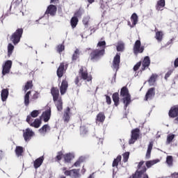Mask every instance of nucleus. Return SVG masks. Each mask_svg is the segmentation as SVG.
Returning <instances> with one entry per match:
<instances>
[{"mask_svg": "<svg viewBox=\"0 0 178 178\" xmlns=\"http://www.w3.org/2000/svg\"><path fill=\"white\" fill-rule=\"evenodd\" d=\"M97 48L100 49H96L92 50L89 55V59L92 62H97L99 60L105 55V48H106V42L105 40L104 41H99L97 43Z\"/></svg>", "mask_w": 178, "mask_h": 178, "instance_id": "obj_1", "label": "nucleus"}, {"mask_svg": "<svg viewBox=\"0 0 178 178\" xmlns=\"http://www.w3.org/2000/svg\"><path fill=\"white\" fill-rule=\"evenodd\" d=\"M80 80H84V81H92V76L88 74V70L83 66H81L79 70V76H76L74 79V83L77 87H80L81 83H80Z\"/></svg>", "mask_w": 178, "mask_h": 178, "instance_id": "obj_2", "label": "nucleus"}, {"mask_svg": "<svg viewBox=\"0 0 178 178\" xmlns=\"http://www.w3.org/2000/svg\"><path fill=\"white\" fill-rule=\"evenodd\" d=\"M23 33V28H18L14 33H12L10 37V40L11 41V42H13V45H17V44L20 42V40H22Z\"/></svg>", "mask_w": 178, "mask_h": 178, "instance_id": "obj_3", "label": "nucleus"}, {"mask_svg": "<svg viewBox=\"0 0 178 178\" xmlns=\"http://www.w3.org/2000/svg\"><path fill=\"white\" fill-rule=\"evenodd\" d=\"M145 163L144 161H141L138 163L137 166L138 169L135 173L133 174V178H141V176L147 172V168L144 165Z\"/></svg>", "mask_w": 178, "mask_h": 178, "instance_id": "obj_4", "label": "nucleus"}, {"mask_svg": "<svg viewBox=\"0 0 178 178\" xmlns=\"http://www.w3.org/2000/svg\"><path fill=\"white\" fill-rule=\"evenodd\" d=\"M144 49H145V47L144 46H141V40H137L133 47V52L134 55H138V54H143L144 52Z\"/></svg>", "mask_w": 178, "mask_h": 178, "instance_id": "obj_5", "label": "nucleus"}, {"mask_svg": "<svg viewBox=\"0 0 178 178\" xmlns=\"http://www.w3.org/2000/svg\"><path fill=\"white\" fill-rule=\"evenodd\" d=\"M23 137L24 141L26 143L30 141L33 137L35 136V133L31 130L30 128H26V129H24L23 131Z\"/></svg>", "mask_w": 178, "mask_h": 178, "instance_id": "obj_6", "label": "nucleus"}, {"mask_svg": "<svg viewBox=\"0 0 178 178\" xmlns=\"http://www.w3.org/2000/svg\"><path fill=\"white\" fill-rule=\"evenodd\" d=\"M112 68L118 72L120 69V53H117L113 58Z\"/></svg>", "mask_w": 178, "mask_h": 178, "instance_id": "obj_7", "label": "nucleus"}, {"mask_svg": "<svg viewBox=\"0 0 178 178\" xmlns=\"http://www.w3.org/2000/svg\"><path fill=\"white\" fill-rule=\"evenodd\" d=\"M140 137V129L138 128L134 129L131 131V139L129 140V144H134L138 138Z\"/></svg>", "mask_w": 178, "mask_h": 178, "instance_id": "obj_8", "label": "nucleus"}, {"mask_svg": "<svg viewBox=\"0 0 178 178\" xmlns=\"http://www.w3.org/2000/svg\"><path fill=\"white\" fill-rule=\"evenodd\" d=\"M12 60H8L6 61L4 65H3L2 74L5 76L6 74H9L10 73V69H12Z\"/></svg>", "mask_w": 178, "mask_h": 178, "instance_id": "obj_9", "label": "nucleus"}, {"mask_svg": "<svg viewBox=\"0 0 178 178\" xmlns=\"http://www.w3.org/2000/svg\"><path fill=\"white\" fill-rule=\"evenodd\" d=\"M69 87V82L66 78L63 79L61 82V86H60V92L61 95H65L66 94V91H67V88Z\"/></svg>", "mask_w": 178, "mask_h": 178, "instance_id": "obj_10", "label": "nucleus"}, {"mask_svg": "<svg viewBox=\"0 0 178 178\" xmlns=\"http://www.w3.org/2000/svg\"><path fill=\"white\" fill-rule=\"evenodd\" d=\"M58 10V8H56V6L54 5H49L47 10L44 13V15H50V16H55L56 15V12Z\"/></svg>", "mask_w": 178, "mask_h": 178, "instance_id": "obj_11", "label": "nucleus"}, {"mask_svg": "<svg viewBox=\"0 0 178 178\" xmlns=\"http://www.w3.org/2000/svg\"><path fill=\"white\" fill-rule=\"evenodd\" d=\"M70 116H72V113L70 112V108L67 107L66 109L64 110L63 120L64 123H69L70 121Z\"/></svg>", "mask_w": 178, "mask_h": 178, "instance_id": "obj_12", "label": "nucleus"}, {"mask_svg": "<svg viewBox=\"0 0 178 178\" xmlns=\"http://www.w3.org/2000/svg\"><path fill=\"white\" fill-rule=\"evenodd\" d=\"M66 69H67V67L65 69V63H60V65L58 67L56 71V74L58 79H62V77H63V74H65V72H66Z\"/></svg>", "mask_w": 178, "mask_h": 178, "instance_id": "obj_13", "label": "nucleus"}, {"mask_svg": "<svg viewBox=\"0 0 178 178\" xmlns=\"http://www.w3.org/2000/svg\"><path fill=\"white\" fill-rule=\"evenodd\" d=\"M141 63H142L141 71L144 72V70H145L146 69H148V67H149V65H151V59L149 58V56H145Z\"/></svg>", "mask_w": 178, "mask_h": 178, "instance_id": "obj_14", "label": "nucleus"}, {"mask_svg": "<svg viewBox=\"0 0 178 178\" xmlns=\"http://www.w3.org/2000/svg\"><path fill=\"white\" fill-rule=\"evenodd\" d=\"M169 118H172L174 119L175 118H177L178 116V105L172 106L169 112H168Z\"/></svg>", "mask_w": 178, "mask_h": 178, "instance_id": "obj_15", "label": "nucleus"}, {"mask_svg": "<svg viewBox=\"0 0 178 178\" xmlns=\"http://www.w3.org/2000/svg\"><path fill=\"white\" fill-rule=\"evenodd\" d=\"M51 108H49L47 110L44 111L41 117L43 119V121L44 122V123H47V122H49V119H51Z\"/></svg>", "mask_w": 178, "mask_h": 178, "instance_id": "obj_16", "label": "nucleus"}, {"mask_svg": "<svg viewBox=\"0 0 178 178\" xmlns=\"http://www.w3.org/2000/svg\"><path fill=\"white\" fill-rule=\"evenodd\" d=\"M51 94L53 97V101L56 102L59 99V89L58 88L53 87L51 89Z\"/></svg>", "mask_w": 178, "mask_h": 178, "instance_id": "obj_17", "label": "nucleus"}, {"mask_svg": "<svg viewBox=\"0 0 178 178\" xmlns=\"http://www.w3.org/2000/svg\"><path fill=\"white\" fill-rule=\"evenodd\" d=\"M131 22H132V24L130 22H128V25L130 26V27H134L138 23V15H137V13H134L131 15Z\"/></svg>", "mask_w": 178, "mask_h": 178, "instance_id": "obj_18", "label": "nucleus"}, {"mask_svg": "<svg viewBox=\"0 0 178 178\" xmlns=\"http://www.w3.org/2000/svg\"><path fill=\"white\" fill-rule=\"evenodd\" d=\"M153 97H155V88H150L145 96V99L148 101V99H152Z\"/></svg>", "mask_w": 178, "mask_h": 178, "instance_id": "obj_19", "label": "nucleus"}, {"mask_svg": "<svg viewBox=\"0 0 178 178\" xmlns=\"http://www.w3.org/2000/svg\"><path fill=\"white\" fill-rule=\"evenodd\" d=\"M43 162H44V156H42L36 159L33 161V168L35 169H38V168H40V166H41V165H42Z\"/></svg>", "mask_w": 178, "mask_h": 178, "instance_id": "obj_20", "label": "nucleus"}, {"mask_svg": "<svg viewBox=\"0 0 178 178\" xmlns=\"http://www.w3.org/2000/svg\"><path fill=\"white\" fill-rule=\"evenodd\" d=\"M80 54H81L80 49H76L71 58L72 63L76 62V60H79V59H80Z\"/></svg>", "mask_w": 178, "mask_h": 178, "instance_id": "obj_21", "label": "nucleus"}, {"mask_svg": "<svg viewBox=\"0 0 178 178\" xmlns=\"http://www.w3.org/2000/svg\"><path fill=\"white\" fill-rule=\"evenodd\" d=\"M159 162H161V160L159 159H156L154 160H150L145 162L146 169H149L150 168H152L154 165H156V163H159Z\"/></svg>", "mask_w": 178, "mask_h": 178, "instance_id": "obj_22", "label": "nucleus"}, {"mask_svg": "<svg viewBox=\"0 0 178 178\" xmlns=\"http://www.w3.org/2000/svg\"><path fill=\"white\" fill-rule=\"evenodd\" d=\"M166 5V2L165 0H159L156 4V10H163Z\"/></svg>", "mask_w": 178, "mask_h": 178, "instance_id": "obj_23", "label": "nucleus"}, {"mask_svg": "<svg viewBox=\"0 0 178 178\" xmlns=\"http://www.w3.org/2000/svg\"><path fill=\"white\" fill-rule=\"evenodd\" d=\"M54 102L58 112H62V111H63V102H62V98L60 97V99H58Z\"/></svg>", "mask_w": 178, "mask_h": 178, "instance_id": "obj_24", "label": "nucleus"}, {"mask_svg": "<svg viewBox=\"0 0 178 178\" xmlns=\"http://www.w3.org/2000/svg\"><path fill=\"white\" fill-rule=\"evenodd\" d=\"M112 99L114 102L115 106H119V104H120V97H119V92H114L112 95Z\"/></svg>", "mask_w": 178, "mask_h": 178, "instance_id": "obj_25", "label": "nucleus"}, {"mask_svg": "<svg viewBox=\"0 0 178 178\" xmlns=\"http://www.w3.org/2000/svg\"><path fill=\"white\" fill-rule=\"evenodd\" d=\"M122 102L124 105L125 109H127V106H129V105H130L131 103V95H129L128 96L124 97V98H122Z\"/></svg>", "mask_w": 178, "mask_h": 178, "instance_id": "obj_26", "label": "nucleus"}, {"mask_svg": "<svg viewBox=\"0 0 178 178\" xmlns=\"http://www.w3.org/2000/svg\"><path fill=\"white\" fill-rule=\"evenodd\" d=\"M63 158L65 163H70V162H72V159L74 158V156H73L72 153H67L63 155Z\"/></svg>", "mask_w": 178, "mask_h": 178, "instance_id": "obj_27", "label": "nucleus"}, {"mask_svg": "<svg viewBox=\"0 0 178 178\" xmlns=\"http://www.w3.org/2000/svg\"><path fill=\"white\" fill-rule=\"evenodd\" d=\"M154 147V142H149L145 155L146 159H149L151 158V152L152 151V147Z\"/></svg>", "mask_w": 178, "mask_h": 178, "instance_id": "obj_28", "label": "nucleus"}, {"mask_svg": "<svg viewBox=\"0 0 178 178\" xmlns=\"http://www.w3.org/2000/svg\"><path fill=\"white\" fill-rule=\"evenodd\" d=\"M30 95H31V90L28 91L24 97V103L25 106H29L30 105Z\"/></svg>", "mask_w": 178, "mask_h": 178, "instance_id": "obj_29", "label": "nucleus"}, {"mask_svg": "<svg viewBox=\"0 0 178 178\" xmlns=\"http://www.w3.org/2000/svg\"><path fill=\"white\" fill-rule=\"evenodd\" d=\"M8 95H9V90L3 89L1 90V101H3V102H5V101H6V99H8Z\"/></svg>", "mask_w": 178, "mask_h": 178, "instance_id": "obj_30", "label": "nucleus"}, {"mask_svg": "<svg viewBox=\"0 0 178 178\" xmlns=\"http://www.w3.org/2000/svg\"><path fill=\"white\" fill-rule=\"evenodd\" d=\"M42 123V121L41 120V118L40 119L36 118L33 122L30 124V126L31 127H35V129H38V127L41 126Z\"/></svg>", "mask_w": 178, "mask_h": 178, "instance_id": "obj_31", "label": "nucleus"}, {"mask_svg": "<svg viewBox=\"0 0 178 178\" xmlns=\"http://www.w3.org/2000/svg\"><path fill=\"white\" fill-rule=\"evenodd\" d=\"M33 87H34V85L33 84V81L31 80L28 81L24 86V92H27V91H29V90H31Z\"/></svg>", "mask_w": 178, "mask_h": 178, "instance_id": "obj_32", "label": "nucleus"}, {"mask_svg": "<svg viewBox=\"0 0 178 178\" xmlns=\"http://www.w3.org/2000/svg\"><path fill=\"white\" fill-rule=\"evenodd\" d=\"M96 122L99 123H104V122H105V114L103 112H100L97 114Z\"/></svg>", "mask_w": 178, "mask_h": 178, "instance_id": "obj_33", "label": "nucleus"}, {"mask_svg": "<svg viewBox=\"0 0 178 178\" xmlns=\"http://www.w3.org/2000/svg\"><path fill=\"white\" fill-rule=\"evenodd\" d=\"M116 48L118 52H123L124 51V42L122 40L118 41Z\"/></svg>", "mask_w": 178, "mask_h": 178, "instance_id": "obj_34", "label": "nucleus"}, {"mask_svg": "<svg viewBox=\"0 0 178 178\" xmlns=\"http://www.w3.org/2000/svg\"><path fill=\"white\" fill-rule=\"evenodd\" d=\"M156 79H158V74H152L147 81L150 86H154V83L156 81Z\"/></svg>", "mask_w": 178, "mask_h": 178, "instance_id": "obj_35", "label": "nucleus"}, {"mask_svg": "<svg viewBox=\"0 0 178 178\" xmlns=\"http://www.w3.org/2000/svg\"><path fill=\"white\" fill-rule=\"evenodd\" d=\"M120 95L121 97H128L129 95H130V93L129 92V88H127V86H124L121 88Z\"/></svg>", "mask_w": 178, "mask_h": 178, "instance_id": "obj_36", "label": "nucleus"}, {"mask_svg": "<svg viewBox=\"0 0 178 178\" xmlns=\"http://www.w3.org/2000/svg\"><path fill=\"white\" fill-rule=\"evenodd\" d=\"M24 149L22 146H17L15 148V154L17 156H23Z\"/></svg>", "mask_w": 178, "mask_h": 178, "instance_id": "obj_37", "label": "nucleus"}, {"mask_svg": "<svg viewBox=\"0 0 178 178\" xmlns=\"http://www.w3.org/2000/svg\"><path fill=\"white\" fill-rule=\"evenodd\" d=\"M51 130V127L48 124H44L43 125L40 129H39V133L41 134H44L47 133V131H49Z\"/></svg>", "mask_w": 178, "mask_h": 178, "instance_id": "obj_38", "label": "nucleus"}, {"mask_svg": "<svg viewBox=\"0 0 178 178\" xmlns=\"http://www.w3.org/2000/svg\"><path fill=\"white\" fill-rule=\"evenodd\" d=\"M79 24V18H76V17H72L71 20H70V24L71 26L73 29H76V26Z\"/></svg>", "mask_w": 178, "mask_h": 178, "instance_id": "obj_39", "label": "nucleus"}, {"mask_svg": "<svg viewBox=\"0 0 178 178\" xmlns=\"http://www.w3.org/2000/svg\"><path fill=\"white\" fill-rule=\"evenodd\" d=\"M122 161V156L119 155L117 156L116 159H115L113 161L112 166L113 168H118L119 165V162Z\"/></svg>", "mask_w": 178, "mask_h": 178, "instance_id": "obj_40", "label": "nucleus"}, {"mask_svg": "<svg viewBox=\"0 0 178 178\" xmlns=\"http://www.w3.org/2000/svg\"><path fill=\"white\" fill-rule=\"evenodd\" d=\"M165 162L168 166H173V156H167Z\"/></svg>", "mask_w": 178, "mask_h": 178, "instance_id": "obj_41", "label": "nucleus"}, {"mask_svg": "<svg viewBox=\"0 0 178 178\" xmlns=\"http://www.w3.org/2000/svg\"><path fill=\"white\" fill-rule=\"evenodd\" d=\"M155 38L157 41H162V39L163 38V33L162 31H157L156 33Z\"/></svg>", "mask_w": 178, "mask_h": 178, "instance_id": "obj_42", "label": "nucleus"}, {"mask_svg": "<svg viewBox=\"0 0 178 178\" xmlns=\"http://www.w3.org/2000/svg\"><path fill=\"white\" fill-rule=\"evenodd\" d=\"M15 49V46L12 44L11 43L8 44V56H10L12 54H13V50Z\"/></svg>", "mask_w": 178, "mask_h": 178, "instance_id": "obj_43", "label": "nucleus"}, {"mask_svg": "<svg viewBox=\"0 0 178 178\" xmlns=\"http://www.w3.org/2000/svg\"><path fill=\"white\" fill-rule=\"evenodd\" d=\"M83 24H84L85 27H88V23H90V17H84L82 20Z\"/></svg>", "mask_w": 178, "mask_h": 178, "instance_id": "obj_44", "label": "nucleus"}, {"mask_svg": "<svg viewBox=\"0 0 178 178\" xmlns=\"http://www.w3.org/2000/svg\"><path fill=\"white\" fill-rule=\"evenodd\" d=\"M123 156V162L126 163L129 161V156H130V152H126L122 154Z\"/></svg>", "mask_w": 178, "mask_h": 178, "instance_id": "obj_45", "label": "nucleus"}, {"mask_svg": "<svg viewBox=\"0 0 178 178\" xmlns=\"http://www.w3.org/2000/svg\"><path fill=\"white\" fill-rule=\"evenodd\" d=\"M81 16H83V10H81V9H79L74 13V17L78 19V17H81Z\"/></svg>", "mask_w": 178, "mask_h": 178, "instance_id": "obj_46", "label": "nucleus"}, {"mask_svg": "<svg viewBox=\"0 0 178 178\" xmlns=\"http://www.w3.org/2000/svg\"><path fill=\"white\" fill-rule=\"evenodd\" d=\"M175 139V134H169L167 136V144H170Z\"/></svg>", "mask_w": 178, "mask_h": 178, "instance_id": "obj_47", "label": "nucleus"}, {"mask_svg": "<svg viewBox=\"0 0 178 178\" xmlns=\"http://www.w3.org/2000/svg\"><path fill=\"white\" fill-rule=\"evenodd\" d=\"M66 167L62 168L63 172L65 176H72V170H67Z\"/></svg>", "mask_w": 178, "mask_h": 178, "instance_id": "obj_48", "label": "nucleus"}, {"mask_svg": "<svg viewBox=\"0 0 178 178\" xmlns=\"http://www.w3.org/2000/svg\"><path fill=\"white\" fill-rule=\"evenodd\" d=\"M57 52L59 54H61V52H63L65 51V45L63 44H58L56 47Z\"/></svg>", "mask_w": 178, "mask_h": 178, "instance_id": "obj_49", "label": "nucleus"}, {"mask_svg": "<svg viewBox=\"0 0 178 178\" xmlns=\"http://www.w3.org/2000/svg\"><path fill=\"white\" fill-rule=\"evenodd\" d=\"M40 112L39 110H34L31 113V118H37L40 115Z\"/></svg>", "mask_w": 178, "mask_h": 178, "instance_id": "obj_50", "label": "nucleus"}, {"mask_svg": "<svg viewBox=\"0 0 178 178\" xmlns=\"http://www.w3.org/2000/svg\"><path fill=\"white\" fill-rule=\"evenodd\" d=\"M62 156H63V153L62 152V151L58 152V155L55 158L56 161L57 162H58V161H61Z\"/></svg>", "mask_w": 178, "mask_h": 178, "instance_id": "obj_51", "label": "nucleus"}, {"mask_svg": "<svg viewBox=\"0 0 178 178\" xmlns=\"http://www.w3.org/2000/svg\"><path fill=\"white\" fill-rule=\"evenodd\" d=\"M40 97V92L35 91V93L31 97V101H35V99H38Z\"/></svg>", "mask_w": 178, "mask_h": 178, "instance_id": "obj_52", "label": "nucleus"}, {"mask_svg": "<svg viewBox=\"0 0 178 178\" xmlns=\"http://www.w3.org/2000/svg\"><path fill=\"white\" fill-rule=\"evenodd\" d=\"M72 173H73L72 177L76 178L79 177V170L77 169H72L71 170Z\"/></svg>", "mask_w": 178, "mask_h": 178, "instance_id": "obj_53", "label": "nucleus"}, {"mask_svg": "<svg viewBox=\"0 0 178 178\" xmlns=\"http://www.w3.org/2000/svg\"><path fill=\"white\" fill-rule=\"evenodd\" d=\"M104 97H106V102L107 105H111V104H112V99H111V97L108 95H105Z\"/></svg>", "mask_w": 178, "mask_h": 178, "instance_id": "obj_54", "label": "nucleus"}, {"mask_svg": "<svg viewBox=\"0 0 178 178\" xmlns=\"http://www.w3.org/2000/svg\"><path fill=\"white\" fill-rule=\"evenodd\" d=\"M141 66V61L138 62L134 66V71L137 72L138 69H140Z\"/></svg>", "mask_w": 178, "mask_h": 178, "instance_id": "obj_55", "label": "nucleus"}, {"mask_svg": "<svg viewBox=\"0 0 178 178\" xmlns=\"http://www.w3.org/2000/svg\"><path fill=\"white\" fill-rule=\"evenodd\" d=\"M33 120V117H31V115H27L26 122L27 123H29V124H31V123H33V122H32Z\"/></svg>", "mask_w": 178, "mask_h": 178, "instance_id": "obj_56", "label": "nucleus"}, {"mask_svg": "<svg viewBox=\"0 0 178 178\" xmlns=\"http://www.w3.org/2000/svg\"><path fill=\"white\" fill-rule=\"evenodd\" d=\"M172 74V71H168L165 75V80H168V79H169V77H170V75Z\"/></svg>", "mask_w": 178, "mask_h": 178, "instance_id": "obj_57", "label": "nucleus"}, {"mask_svg": "<svg viewBox=\"0 0 178 178\" xmlns=\"http://www.w3.org/2000/svg\"><path fill=\"white\" fill-rule=\"evenodd\" d=\"M81 163V161L78 160V161H76L74 163V166H75L76 168H77V166H79Z\"/></svg>", "mask_w": 178, "mask_h": 178, "instance_id": "obj_58", "label": "nucleus"}, {"mask_svg": "<svg viewBox=\"0 0 178 178\" xmlns=\"http://www.w3.org/2000/svg\"><path fill=\"white\" fill-rule=\"evenodd\" d=\"M22 1L23 0H13V1H15L16 5H20V3H22Z\"/></svg>", "mask_w": 178, "mask_h": 178, "instance_id": "obj_59", "label": "nucleus"}, {"mask_svg": "<svg viewBox=\"0 0 178 178\" xmlns=\"http://www.w3.org/2000/svg\"><path fill=\"white\" fill-rule=\"evenodd\" d=\"M143 177L142 178H149V177L148 176V174L145 172H143V174H142Z\"/></svg>", "mask_w": 178, "mask_h": 178, "instance_id": "obj_60", "label": "nucleus"}, {"mask_svg": "<svg viewBox=\"0 0 178 178\" xmlns=\"http://www.w3.org/2000/svg\"><path fill=\"white\" fill-rule=\"evenodd\" d=\"M176 118L174 120V123L175 124H178V115L175 117Z\"/></svg>", "mask_w": 178, "mask_h": 178, "instance_id": "obj_61", "label": "nucleus"}, {"mask_svg": "<svg viewBox=\"0 0 178 178\" xmlns=\"http://www.w3.org/2000/svg\"><path fill=\"white\" fill-rule=\"evenodd\" d=\"M172 177H175V178L178 177V172L177 173L175 172V173L172 174Z\"/></svg>", "mask_w": 178, "mask_h": 178, "instance_id": "obj_62", "label": "nucleus"}, {"mask_svg": "<svg viewBox=\"0 0 178 178\" xmlns=\"http://www.w3.org/2000/svg\"><path fill=\"white\" fill-rule=\"evenodd\" d=\"M88 3L91 4V3H94V2H95V0H87Z\"/></svg>", "mask_w": 178, "mask_h": 178, "instance_id": "obj_63", "label": "nucleus"}, {"mask_svg": "<svg viewBox=\"0 0 178 178\" xmlns=\"http://www.w3.org/2000/svg\"><path fill=\"white\" fill-rule=\"evenodd\" d=\"M56 1H59V0H51V3H54V2H56Z\"/></svg>", "mask_w": 178, "mask_h": 178, "instance_id": "obj_64", "label": "nucleus"}]
</instances>
